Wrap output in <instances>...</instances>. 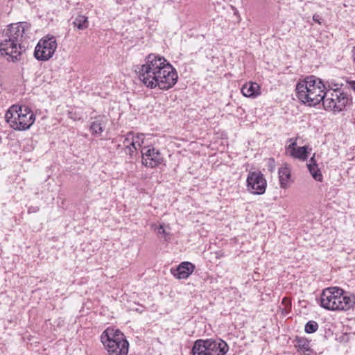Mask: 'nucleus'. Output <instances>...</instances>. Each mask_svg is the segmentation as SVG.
Returning a JSON list of instances; mask_svg holds the SVG:
<instances>
[{
	"label": "nucleus",
	"instance_id": "f257e3e1",
	"mask_svg": "<svg viewBox=\"0 0 355 355\" xmlns=\"http://www.w3.org/2000/svg\"><path fill=\"white\" fill-rule=\"evenodd\" d=\"M321 79L310 76L300 80L295 87L297 98L309 106H315L322 101L326 110L340 112L349 103L350 98L342 90H327Z\"/></svg>",
	"mask_w": 355,
	"mask_h": 355
},
{
	"label": "nucleus",
	"instance_id": "f03ea898",
	"mask_svg": "<svg viewBox=\"0 0 355 355\" xmlns=\"http://www.w3.org/2000/svg\"><path fill=\"white\" fill-rule=\"evenodd\" d=\"M139 78L150 89L158 87L168 90L178 81L176 70L162 56L149 54L146 57L145 63L138 70Z\"/></svg>",
	"mask_w": 355,
	"mask_h": 355
},
{
	"label": "nucleus",
	"instance_id": "7ed1b4c3",
	"mask_svg": "<svg viewBox=\"0 0 355 355\" xmlns=\"http://www.w3.org/2000/svg\"><path fill=\"white\" fill-rule=\"evenodd\" d=\"M320 304L327 310L347 311L355 304V296L338 287H329L322 291Z\"/></svg>",
	"mask_w": 355,
	"mask_h": 355
},
{
	"label": "nucleus",
	"instance_id": "20e7f679",
	"mask_svg": "<svg viewBox=\"0 0 355 355\" xmlns=\"http://www.w3.org/2000/svg\"><path fill=\"white\" fill-rule=\"evenodd\" d=\"M6 121L14 130H28L35 121V116L30 107L26 105H13L6 112Z\"/></svg>",
	"mask_w": 355,
	"mask_h": 355
},
{
	"label": "nucleus",
	"instance_id": "39448f33",
	"mask_svg": "<svg viewBox=\"0 0 355 355\" xmlns=\"http://www.w3.org/2000/svg\"><path fill=\"white\" fill-rule=\"evenodd\" d=\"M229 349L223 340L198 339L194 342L192 355H225Z\"/></svg>",
	"mask_w": 355,
	"mask_h": 355
},
{
	"label": "nucleus",
	"instance_id": "423d86ee",
	"mask_svg": "<svg viewBox=\"0 0 355 355\" xmlns=\"http://www.w3.org/2000/svg\"><path fill=\"white\" fill-rule=\"evenodd\" d=\"M56 49L55 37L46 35L38 42L34 51V56L37 60L46 61L53 57Z\"/></svg>",
	"mask_w": 355,
	"mask_h": 355
},
{
	"label": "nucleus",
	"instance_id": "0eeeda50",
	"mask_svg": "<svg viewBox=\"0 0 355 355\" xmlns=\"http://www.w3.org/2000/svg\"><path fill=\"white\" fill-rule=\"evenodd\" d=\"M24 46L2 36L0 40V57H5L8 62H17L21 59Z\"/></svg>",
	"mask_w": 355,
	"mask_h": 355
},
{
	"label": "nucleus",
	"instance_id": "6e6552de",
	"mask_svg": "<svg viewBox=\"0 0 355 355\" xmlns=\"http://www.w3.org/2000/svg\"><path fill=\"white\" fill-rule=\"evenodd\" d=\"M247 189L254 195H262L265 193L267 182L261 171L249 172L247 180Z\"/></svg>",
	"mask_w": 355,
	"mask_h": 355
},
{
	"label": "nucleus",
	"instance_id": "1a4fd4ad",
	"mask_svg": "<svg viewBox=\"0 0 355 355\" xmlns=\"http://www.w3.org/2000/svg\"><path fill=\"white\" fill-rule=\"evenodd\" d=\"M29 28L30 24L26 21L11 24L8 26V28L5 31L3 36L6 37V38H10L11 40L16 43H19V45H22V42Z\"/></svg>",
	"mask_w": 355,
	"mask_h": 355
},
{
	"label": "nucleus",
	"instance_id": "9d476101",
	"mask_svg": "<svg viewBox=\"0 0 355 355\" xmlns=\"http://www.w3.org/2000/svg\"><path fill=\"white\" fill-rule=\"evenodd\" d=\"M142 164L146 167L155 168L162 164L164 158L159 150L153 146H144L141 150Z\"/></svg>",
	"mask_w": 355,
	"mask_h": 355
},
{
	"label": "nucleus",
	"instance_id": "9b49d317",
	"mask_svg": "<svg viewBox=\"0 0 355 355\" xmlns=\"http://www.w3.org/2000/svg\"><path fill=\"white\" fill-rule=\"evenodd\" d=\"M101 340L103 346L127 340L124 334L117 329L107 327L101 334Z\"/></svg>",
	"mask_w": 355,
	"mask_h": 355
},
{
	"label": "nucleus",
	"instance_id": "f8f14e48",
	"mask_svg": "<svg viewBox=\"0 0 355 355\" xmlns=\"http://www.w3.org/2000/svg\"><path fill=\"white\" fill-rule=\"evenodd\" d=\"M196 266L189 261L182 262L177 268L171 269V274L178 279H187L194 271Z\"/></svg>",
	"mask_w": 355,
	"mask_h": 355
},
{
	"label": "nucleus",
	"instance_id": "ddd939ff",
	"mask_svg": "<svg viewBox=\"0 0 355 355\" xmlns=\"http://www.w3.org/2000/svg\"><path fill=\"white\" fill-rule=\"evenodd\" d=\"M108 355H127L128 353L129 343L128 340H122L119 343L105 345Z\"/></svg>",
	"mask_w": 355,
	"mask_h": 355
},
{
	"label": "nucleus",
	"instance_id": "4468645a",
	"mask_svg": "<svg viewBox=\"0 0 355 355\" xmlns=\"http://www.w3.org/2000/svg\"><path fill=\"white\" fill-rule=\"evenodd\" d=\"M106 120L105 116L99 115L95 117L89 126L92 135L94 137H100L104 130Z\"/></svg>",
	"mask_w": 355,
	"mask_h": 355
},
{
	"label": "nucleus",
	"instance_id": "2eb2a0df",
	"mask_svg": "<svg viewBox=\"0 0 355 355\" xmlns=\"http://www.w3.org/2000/svg\"><path fill=\"white\" fill-rule=\"evenodd\" d=\"M241 91L244 96L248 98H254L261 94L259 85L254 82H249L243 85Z\"/></svg>",
	"mask_w": 355,
	"mask_h": 355
},
{
	"label": "nucleus",
	"instance_id": "dca6fc26",
	"mask_svg": "<svg viewBox=\"0 0 355 355\" xmlns=\"http://www.w3.org/2000/svg\"><path fill=\"white\" fill-rule=\"evenodd\" d=\"M307 167L314 180L318 182L322 181V174L320 171V169L318 168V164H316V161L315 160V155L311 157L309 163L307 164Z\"/></svg>",
	"mask_w": 355,
	"mask_h": 355
},
{
	"label": "nucleus",
	"instance_id": "f3484780",
	"mask_svg": "<svg viewBox=\"0 0 355 355\" xmlns=\"http://www.w3.org/2000/svg\"><path fill=\"white\" fill-rule=\"evenodd\" d=\"M279 179L280 187L286 188L291 178V171L288 167L284 166L279 168Z\"/></svg>",
	"mask_w": 355,
	"mask_h": 355
},
{
	"label": "nucleus",
	"instance_id": "a211bd4d",
	"mask_svg": "<svg viewBox=\"0 0 355 355\" xmlns=\"http://www.w3.org/2000/svg\"><path fill=\"white\" fill-rule=\"evenodd\" d=\"M308 154H309L308 146H304L298 147L293 152H291L290 153V155H288L295 159H298L302 161H305L308 159V157H309Z\"/></svg>",
	"mask_w": 355,
	"mask_h": 355
},
{
	"label": "nucleus",
	"instance_id": "6ab92c4d",
	"mask_svg": "<svg viewBox=\"0 0 355 355\" xmlns=\"http://www.w3.org/2000/svg\"><path fill=\"white\" fill-rule=\"evenodd\" d=\"M73 24L79 30L86 29L89 25L87 17L84 15H78L75 18Z\"/></svg>",
	"mask_w": 355,
	"mask_h": 355
},
{
	"label": "nucleus",
	"instance_id": "aec40b11",
	"mask_svg": "<svg viewBox=\"0 0 355 355\" xmlns=\"http://www.w3.org/2000/svg\"><path fill=\"white\" fill-rule=\"evenodd\" d=\"M295 342V346L298 348V350L310 352V341L308 339L304 337H296Z\"/></svg>",
	"mask_w": 355,
	"mask_h": 355
},
{
	"label": "nucleus",
	"instance_id": "412c9836",
	"mask_svg": "<svg viewBox=\"0 0 355 355\" xmlns=\"http://www.w3.org/2000/svg\"><path fill=\"white\" fill-rule=\"evenodd\" d=\"M318 329V324L313 320L309 321L304 327V331L307 334H313Z\"/></svg>",
	"mask_w": 355,
	"mask_h": 355
},
{
	"label": "nucleus",
	"instance_id": "4be33fe9",
	"mask_svg": "<svg viewBox=\"0 0 355 355\" xmlns=\"http://www.w3.org/2000/svg\"><path fill=\"white\" fill-rule=\"evenodd\" d=\"M133 139H134V144H132V146L135 147L137 149L141 147L144 141V134H135L133 132Z\"/></svg>",
	"mask_w": 355,
	"mask_h": 355
},
{
	"label": "nucleus",
	"instance_id": "5701e85b",
	"mask_svg": "<svg viewBox=\"0 0 355 355\" xmlns=\"http://www.w3.org/2000/svg\"><path fill=\"white\" fill-rule=\"evenodd\" d=\"M132 144H134L133 132H130L125 135L123 141V145L126 147L132 146Z\"/></svg>",
	"mask_w": 355,
	"mask_h": 355
},
{
	"label": "nucleus",
	"instance_id": "b1692460",
	"mask_svg": "<svg viewBox=\"0 0 355 355\" xmlns=\"http://www.w3.org/2000/svg\"><path fill=\"white\" fill-rule=\"evenodd\" d=\"M326 85V89L327 90H334L336 89V90H340V87L342 86L341 84L336 83L334 80L327 81L325 84Z\"/></svg>",
	"mask_w": 355,
	"mask_h": 355
},
{
	"label": "nucleus",
	"instance_id": "393cba45",
	"mask_svg": "<svg viewBox=\"0 0 355 355\" xmlns=\"http://www.w3.org/2000/svg\"><path fill=\"white\" fill-rule=\"evenodd\" d=\"M156 232L158 234H162L164 236V241H168L170 237L168 236V233L166 232L164 225L162 224L156 229Z\"/></svg>",
	"mask_w": 355,
	"mask_h": 355
},
{
	"label": "nucleus",
	"instance_id": "a878e982",
	"mask_svg": "<svg viewBox=\"0 0 355 355\" xmlns=\"http://www.w3.org/2000/svg\"><path fill=\"white\" fill-rule=\"evenodd\" d=\"M297 148V141H293V142H291L288 146L286 147V154L290 155L291 152H293Z\"/></svg>",
	"mask_w": 355,
	"mask_h": 355
},
{
	"label": "nucleus",
	"instance_id": "bb28decb",
	"mask_svg": "<svg viewBox=\"0 0 355 355\" xmlns=\"http://www.w3.org/2000/svg\"><path fill=\"white\" fill-rule=\"evenodd\" d=\"M124 152L126 155H129L130 157H132L134 153L137 150L135 146H126L124 147Z\"/></svg>",
	"mask_w": 355,
	"mask_h": 355
},
{
	"label": "nucleus",
	"instance_id": "cd10ccee",
	"mask_svg": "<svg viewBox=\"0 0 355 355\" xmlns=\"http://www.w3.org/2000/svg\"><path fill=\"white\" fill-rule=\"evenodd\" d=\"M313 20L315 22H316V23H318V24H322V21H323V19H322V17H321L319 15H318V14H315V15H313Z\"/></svg>",
	"mask_w": 355,
	"mask_h": 355
},
{
	"label": "nucleus",
	"instance_id": "c85d7f7f",
	"mask_svg": "<svg viewBox=\"0 0 355 355\" xmlns=\"http://www.w3.org/2000/svg\"><path fill=\"white\" fill-rule=\"evenodd\" d=\"M39 207H31L28 208V213H35L38 211Z\"/></svg>",
	"mask_w": 355,
	"mask_h": 355
},
{
	"label": "nucleus",
	"instance_id": "c756f323",
	"mask_svg": "<svg viewBox=\"0 0 355 355\" xmlns=\"http://www.w3.org/2000/svg\"><path fill=\"white\" fill-rule=\"evenodd\" d=\"M349 85L352 89L355 92V80L349 82Z\"/></svg>",
	"mask_w": 355,
	"mask_h": 355
},
{
	"label": "nucleus",
	"instance_id": "7c9ffc66",
	"mask_svg": "<svg viewBox=\"0 0 355 355\" xmlns=\"http://www.w3.org/2000/svg\"><path fill=\"white\" fill-rule=\"evenodd\" d=\"M302 355H313V350L310 348V352H305V351H303V354Z\"/></svg>",
	"mask_w": 355,
	"mask_h": 355
},
{
	"label": "nucleus",
	"instance_id": "2f4dec72",
	"mask_svg": "<svg viewBox=\"0 0 355 355\" xmlns=\"http://www.w3.org/2000/svg\"><path fill=\"white\" fill-rule=\"evenodd\" d=\"M233 10H234V15H236L238 17L239 20H240V17L239 15V11L235 8H233Z\"/></svg>",
	"mask_w": 355,
	"mask_h": 355
},
{
	"label": "nucleus",
	"instance_id": "473e14b6",
	"mask_svg": "<svg viewBox=\"0 0 355 355\" xmlns=\"http://www.w3.org/2000/svg\"><path fill=\"white\" fill-rule=\"evenodd\" d=\"M297 138H289L288 139L287 142L291 144V142H293V141H297Z\"/></svg>",
	"mask_w": 355,
	"mask_h": 355
},
{
	"label": "nucleus",
	"instance_id": "72a5a7b5",
	"mask_svg": "<svg viewBox=\"0 0 355 355\" xmlns=\"http://www.w3.org/2000/svg\"><path fill=\"white\" fill-rule=\"evenodd\" d=\"M354 62H355V58H354Z\"/></svg>",
	"mask_w": 355,
	"mask_h": 355
}]
</instances>
